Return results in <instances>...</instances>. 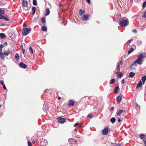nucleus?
<instances>
[{"label":"nucleus","mask_w":146,"mask_h":146,"mask_svg":"<svg viewBox=\"0 0 146 146\" xmlns=\"http://www.w3.org/2000/svg\"><path fill=\"white\" fill-rule=\"evenodd\" d=\"M144 55H145V53H141L138 54L137 56V59L135 61L138 64H141L143 62V58H145V56Z\"/></svg>","instance_id":"f257e3e1"},{"label":"nucleus","mask_w":146,"mask_h":146,"mask_svg":"<svg viewBox=\"0 0 146 146\" xmlns=\"http://www.w3.org/2000/svg\"><path fill=\"white\" fill-rule=\"evenodd\" d=\"M119 25L122 27H126L129 24V21L126 17H123L119 21Z\"/></svg>","instance_id":"f03ea898"},{"label":"nucleus","mask_w":146,"mask_h":146,"mask_svg":"<svg viewBox=\"0 0 146 146\" xmlns=\"http://www.w3.org/2000/svg\"><path fill=\"white\" fill-rule=\"evenodd\" d=\"M22 5L24 9L26 10L28 9V3L26 0H21Z\"/></svg>","instance_id":"7ed1b4c3"},{"label":"nucleus","mask_w":146,"mask_h":146,"mask_svg":"<svg viewBox=\"0 0 146 146\" xmlns=\"http://www.w3.org/2000/svg\"><path fill=\"white\" fill-rule=\"evenodd\" d=\"M31 29L30 28H24L22 31L23 34L24 36L27 35L29 33V32L31 31Z\"/></svg>","instance_id":"20e7f679"},{"label":"nucleus","mask_w":146,"mask_h":146,"mask_svg":"<svg viewBox=\"0 0 146 146\" xmlns=\"http://www.w3.org/2000/svg\"><path fill=\"white\" fill-rule=\"evenodd\" d=\"M110 131L109 128L107 127L102 131V132L103 135H107L108 134V131Z\"/></svg>","instance_id":"39448f33"},{"label":"nucleus","mask_w":146,"mask_h":146,"mask_svg":"<svg viewBox=\"0 0 146 146\" xmlns=\"http://www.w3.org/2000/svg\"><path fill=\"white\" fill-rule=\"evenodd\" d=\"M48 144L47 140L45 139H42L40 141V145L42 146H45Z\"/></svg>","instance_id":"423d86ee"},{"label":"nucleus","mask_w":146,"mask_h":146,"mask_svg":"<svg viewBox=\"0 0 146 146\" xmlns=\"http://www.w3.org/2000/svg\"><path fill=\"white\" fill-rule=\"evenodd\" d=\"M89 17V15L88 14H84L82 17V19L83 21H85L88 19Z\"/></svg>","instance_id":"0eeeda50"},{"label":"nucleus","mask_w":146,"mask_h":146,"mask_svg":"<svg viewBox=\"0 0 146 146\" xmlns=\"http://www.w3.org/2000/svg\"><path fill=\"white\" fill-rule=\"evenodd\" d=\"M68 142L71 144H76L77 141L74 139L70 138L68 140Z\"/></svg>","instance_id":"6e6552de"},{"label":"nucleus","mask_w":146,"mask_h":146,"mask_svg":"<svg viewBox=\"0 0 146 146\" xmlns=\"http://www.w3.org/2000/svg\"><path fill=\"white\" fill-rule=\"evenodd\" d=\"M122 100L121 96V94H119V95L117 98V104L120 103Z\"/></svg>","instance_id":"1a4fd4ad"},{"label":"nucleus","mask_w":146,"mask_h":146,"mask_svg":"<svg viewBox=\"0 0 146 146\" xmlns=\"http://www.w3.org/2000/svg\"><path fill=\"white\" fill-rule=\"evenodd\" d=\"M136 63H137L134 61L133 64H131L129 66V68H130V69L133 70L134 69H135V68H133V66L134 65H135V66H137V64H136Z\"/></svg>","instance_id":"9d476101"},{"label":"nucleus","mask_w":146,"mask_h":146,"mask_svg":"<svg viewBox=\"0 0 146 146\" xmlns=\"http://www.w3.org/2000/svg\"><path fill=\"white\" fill-rule=\"evenodd\" d=\"M58 122L61 123H64L65 121V120L64 118L59 117L58 118Z\"/></svg>","instance_id":"9b49d317"},{"label":"nucleus","mask_w":146,"mask_h":146,"mask_svg":"<svg viewBox=\"0 0 146 146\" xmlns=\"http://www.w3.org/2000/svg\"><path fill=\"white\" fill-rule=\"evenodd\" d=\"M74 104V102L71 100H69L68 101V105L70 106H73Z\"/></svg>","instance_id":"f8f14e48"},{"label":"nucleus","mask_w":146,"mask_h":146,"mask_svg":"<svg viewBox=\"0 0 146 146\" xmlns=\"http://www.w3.org/2000/svg\"><path fill=\"white\" fill-rule=\"evenodd\" d=\"M19 65L21 67L24 68H26L27 66V65L25 64L22 62H20V63Z\"/></svg>","instance_id":"ddd939ff"},{"label":"nucleus","mask_w":146,"mask_h":146,"mask_svg":"<svg viewBox=\"0 0 146 146\" xmlns=\"http://www.w3.org/2000/svg\"><path fill=\"white\" fill-rule=\"evenodd\" d=\"M135 75L134 73L133 72H130L129 73V74L128 76L130 78H133Z\"/></svg>","instance_id":"4468645a"},{"label":"nucleus","mask_w":146,"mask_h":146,"mask_svg":"<svg viewBox=\"0 0 146 146\" xmlns=\"http://www.w3.org/2000/svg\"><path fill=\"white\" fill-rule=\"evenodd\" d=\"M0 19H4L5 21H9L8 19H7L6 17L3 15H1L0 16Z\"/></svg>","instance_id":"2eb2a0df"},{"label":"nucleus","mask_w":146,"mask_h":146,"mask_svg":"<svg viewBox=\"0 0 146 146\" xmlns=\"http://www.w3.org/2000/svg\"><path fill=\"white\" fill-rule=\"evenodd\" d=\"M119 88V86H117L114 89V92L115 94H117L118 92Z\"/></svg>","instance_id":"dca6fc26"},{"label":"nucleus","mask_w":146,"mask_h":146,"mask_svg":"<svg viewBox=\"0 0 146 146\" xmlns=\"http://www.w3.org/2000/svg\"><path fill=\"white\" fill-rule=\"evenodd\" d=\"M142 82L140 80L139 81V82L137 84L136 86L137 88H138L139 87H141L142 86Z\"/></svg>","instance_id":"f3484780"},{"label":"nucleus","mask_w":146,"mask_h":146,"mask_svg":"<svg viewBox=\"0 0 146 146\" xmlns=\"http://www.w3.org/2000/svg\"><path fill=\"white\" fill-rule=\"evenodd\" d=\"M141 80L143 82V83L144 84L146 80V76H142Z\"/></svg>","instance_id":"a211bd4d"},{"label":"nucleus","mask_w":146,"mask_h":146,"mask_svg":"<svg viewBox=\"0 0 146 146\" xmlns=\"http://www.w3.org/2000/svg\"><path fill=\"white\" fill-rule=\"evenodd\" d=\"M118 73V74L117 75V77L121 78L123 76V74L121 72H119Z\"/></svg>","instance_id":"6ab92c4d"},{"label":"nucleus","mask_w":146,"mask_h":146,"mask_svg":"<svg viewBox=\"0 0 146 146\" xmlns=\"http://www.w3.org/2000/svg\"><path fill=\"white\" fill-rule=\"evenodd\" d=\"M41 21L43 24L44 25L46 24L45 18L44 17H42L41 18Z\"/></svg>","instance_id":"aec40b11"},{"label":"nucleus","mask_w":146,"mask_h":146,"mask_svg":"<svg viewBox=\"0 0 146 146\" xmlns=\"http://www.w3.org/2000/svg\"><path fill=\"white\" fill-rule=\"evenodd\" d=\"M0 36L2 38H4L6 37L5 35L3 33H0Z\"/></svg>","instance_id":"412c9836"},{"label":"nucleus","mask_w":146,"mask_h":146,"mask_svg":"<svg viewBox=\"0 0 146 146\" xmlns=\"http://www.w3.org/2000/svg\"><path fill=\"white\" fill-rule=\"evenodd\" d=\"M41 30L42 31H46L47 30V28L46 26H44L41 28Z\"/></svg>","instance_id":"4be33fe9"},{"label":"nucleus","mask_w":146,"mask_h":146,"mask_svg":"<svg viewBox=\"0 0 146 146\" xmlns=\"http://www.w3.org/2000/svg\"><path fill=\"white\" fill-rule=\"evenodd\" d=\"M79 14L80 15H82V14H83L84 13H85V11L84 10H83L82 9H80L79 10Z\"/></svg>","instance_id":"5701e85b"},{"label":"nucleus","mask_w":146,"mask_h":146,"mask_svg":"<svg viewBox=\"0 0 146 146\" xmlns=\"http://www.w3.org/2000/svg\"><path fill=\"white\" fill-rule=\"evenodd\" d=\"M0 56L2 60H4L5 59V56L3 53H0Z\"/></svg>","instance_id":"b1692460"},{"label":"nucleus","mask_w":146,"mask_h":146,"mask_svg":"<svg viewBox=\"0 0 146 146\" xmlns=\"http://www.w3.org/2000/svg\"><path fill=\"white\" fill-rule=\"evenodd\" d=\"M9 49H8V50L7 51H4V54L5 56H8L9 53Z\"/></svg>","instance_id":"393cba45"},{"label":"nucleus","mask_w":146,"mask_h":146,"mask_svg":"<svg viewBox=\"0 0 146 146\" xmlns=\"http://www.w3.org/2000/svg\"><path fill=\"white\" fill-rule=\"evenodd\" d=\"M123 112V110L121 109L119 110L118 112L117 113V115L119 116L120 115L121 113Z\"/></svg>","instance_id":"a878e982"},{"label":"nucleus","mask_w":146,"mask_h":146,"mask_svg":"<svg viewBox=\"0 0 146 146\" xmlns=\"http://www.w3.org/2000/svg\"><path fill=\"white\" fill-rule=\"evenodd\" d=\"M134 50V49L133 48H130V50L128 51V53L129 54H130L131 53L133 52Z\"/></svg>","instance_id":"bb28decb"},{"label":"nucleus","mask_w":146,"mask_h":146,"mask_svg":"<svg viewBox=\"0 0 146 146\" xmlns=\"http://www.w3.org/2000/svg\"><path fill=\"white\" fill-rule=\"evenodd\" d=\"M115 119L114 117H112L110 119V121L112 123H114L115 122Z\"/></svg>","instance_id":"cd10ccee"},{"label":"nucleus","mask_w":146,"mask_h":146,"mask_svg":"<svg viewBox=\"0 0 146 146\" xmlns=\"http://www.w3.org/2000/svg\"><path fill=\"white\" fill-rule=\"evenodd\" d=\"M145 137V135L144 134H140V138L141 139H143Z\"/></svg>","instance_id":"c85d7f7f"},{"label":"nucleus","mask_w":146,"mask_h":146,"mask_svg":"<svg viewBox=\"0 0 146 146\" xmlns=\"http://www.w3.org/2000/svg\"><path fill=\"white\" fill-rule=\"evenodd\" d=\"M36 8L35 7H33L32 8V11H33L32 14L34 15L35 13Z\"/></svg>","instance_id":"c756f323"},{"label":"nucleus","mask_w":146,"mask_h":146,"mask_svg":"<svg viewBox=\"0 0 146 146\" xmlns=\"http://www.w3.org/2000/svg\"><path fill=\"white\" fill-rule=\"evenodd\" d=\"M49 13H50V10L48 9L47 8L46 9V13L45 14V15H48L49 14Z\"/></svg>","instance_id":"7c9ffc66"},{"label":"nucleus","mask_w":146,"mask_h":146,"mask_svg":"<svg viewBox=\"0 0 146 146\" xmlns=\"http://www.w3.org/2000/svg\"><path fill=\"white\" fill-rule=\"evenodd\" d=\"M115 81V80L114 79H112L110 81L109 84H113L114 82Z\"/></svg>","instance_id":"2f4dec72"},{"label":"nucleus","mask_w":146,"mask_h":146,"mask_svg":"<svg viewBox=\"0 0 146 146\" xmlns=\"http://www.w3.org/2000/svg\"><path fill=\"white\" fill-rule=\"evenodd\" d=\"M33 4L35 6H36L37 5V1L36 0H33Z\"/></svg>","instance_id":"473e14b6"},{"label":"nucleus","mask_w":146,"mask_h":146,"mask_svg":"<svg viewBox=\"0 0 146 146\" xmlns=\"http://www.w3.org/2000/svg\"><path fill=\"white\" fill-rule=\"evenodd\" d=\"M137 44L138 45H140L141 43V41L140 40H138L137 41Z\"/></svg>","instance_id":"72a5a7b5"},{"label":"nucleus","mask_w":146,"mask_h":146,"mask_svg":"<svg viewBox=\"0 0 146 146\" xmlns=\"http://www.w3.org/2000/svg\"><path fill=\"white\" fill-rule=\"evenodd\" d=\"M19 56L18 54H16L15 56V58L17 60H19Z\"/></svg>","instance_id":"f704fd0d"},{"label":"nucleus","mask_w":146,"mask_h":146,"mask_svg":"<svg viewBox=\"0 0 146 146\" xmlns=\"http://www.w3.org/2000/svg\"><path fill=\"white\" fill-rule=\"evenodd\" d=\"M29 50L30 51H31V53H32V54L33 53V50L31 48V46H30V47L29 48Z\"/></svg>","instance_id":"c9c22d12"},{"label":"nucleus","mask_w":146,"mask_h":146,"mask_svg":"<svg viewBox=\"0 0 146 146\" xmlns=\"http://www.w3.org/2000/svg\"><path fill=\"white\" fill-rule=\"evenodd\" d=\"M146 6V2L145 1L143 3V8L144 9Z\"/></svg>","instance_id":"e433bc0d"},{"label":"nucleus","mask_w":146,"mask_h":146,"mask_svg":"<svg viewBox=\"0 0 146 146\" xmlns=\"http://www.w3.org/2000/svg\"><path fill=\"white\" fill-rule=\"evenodd\" d=\"M4 13V11L2 10H0V16L1 15H1L2 14H3Z\"/></svg>","instance_id":"4c0bfd02"},{"label":"nucleus","mask_w":146,"mask_h":146,"mask_svg":"<svg viewBox=\"0 0 146 146\" xmlns=\"http://www.w3.org/2000/svg\"><path fill=\"white\" fill-rule=\"evenodd\" d=\"M46 105L45 104L43 105V109L44 111L46 110Z\"/></svg>","instance_id":"58836bf2"},{"label":"nucleus","mask_w":146,"mask_h":146,"mask_svg":"<svg viewBox=\"0 0 146 146\" xmlns=\"http://www.w3.org/2000/svg\"><path fill=\"white\" fill-rule=\"evenodd\" d=\"M132 31L133 32L135 33V34L136 33H137V31L135 29L132 30Z\"/></svg>","instance_id":"ea45409f"},{"label":"nucleus","mask_w":146,"mask_h":146,"mask_svg":"<svg viewBox=\"0 0 146 146\" xmlns=\"http://www.w3.org/2000/svg\"><path fill=\"white\" fill-rule=\"evenodd\" d=\"M143 17L144 18L146 17V11H145L144 13Z\"/></svg>","instance_id":"a19ab883"},{"label":"nucleus","mask_w":146,"mask_h":146,"mask_svg":"<svg viewBox=\"0 0 146 146\" xmlns=\"http://www.w3.org/2000/svg\"><path fill=\"white\" fill-rule=\"evenodd\" d=\"M92 115L91 114H90L88 115L87 117L89 118H91L92 117Z\"/></svg>","instance_id":"79ce46f5"},{"label":"nucleus","mask_w":146,"mask_h":146,"mask_svg":"<svg viewBox=\"0 0 146 146\" xmlns=\"http://www.w3.org/2000/svg\"><path fill=\"white\" fill-rule=\"evenodd\" d=\"M28 146H31V143L29 141L28 142Z\"/></svg>","instance_id":"37998d69"},{"label":"nucleus","mask_w":146,"mask_h":146,"mask_svg":"<svg viewBox=\"0 0 146 146\" xmlns=\"http://www.w3.org/2000/svg\"><path fill=\"white\" fill-rule=\"evenodd\" d=\"M79 123H75V124H74V127H75V126H76V125H78L79 124Z\"/></svg>","instance_id":"c03bdc74"},{"label":"nucleus","mask_w":146,"mask_h":146,"mask_svg":"<svg viewBox=\"0 0 146 146\" xmlns=\"http://www.w3.org/2000/svg\"><path fill=\"white\" fill-rule=\"evenodd\" d=\"M0 84L2 85H3V84H4V82L3 81L1 80L0 82Z\"/></svg>","instance_id":"a18cd8bd"},{"label":"nucleus","mask_w":146,"mask_h":146,"mask_svg":"<svg viewBox=\"0 0 146 146\" xmlns=\"http://www.w3.org/2000/svg\"><path fill=\"white\" fill-rule=\"evenodd\" d=\"M3 88L4 90H5L6 89V87L5 86V85L4 84L3 85Z\"/></svg>","instance_id":"49530a36"},{"label":"nucleus","mask_w":146,"mask_h":146,"mask_svg":"<svg viewBox=\"0 0 146 146\" xmlns=\"http://www.w3.org/2000/svg\"><path fill=\"white\" fill-rule=\"evenodd\" d=\"M123 62V61L122 60H121V61H120L119 63V64H120L121 65H122V64Z\"/></svg>","instance_id":"de8ad7c7"},{"label":"nucleus","mask_w":146,"mask_h":146,"mask_svg":"<svg viewBox=\"0 0 146 146\" xmlns=\"http://www.w3.org/2000/svg\"><path fill=\"white\" fill-rule=\"evenodd\" d=\"M86 1L88 4L90 3V0H86Z\"/></svg>","instance_id":"09e8293b"},{"label":"nucleus","mask_w":146,"mask_h":146,"mask_svg":"<svg viewBox=\"0 0 146 146\" xmlns=\"http://www.w3.org/2000/svg\"><path fill=\"white\" fill-rule=\"evenodd\" d=\"M25 49H24L23 48L22 49V51L23 53V54H24L25 53Z\"/></svg>","instance_id":"8fccbe9b"},{"label":"nucleus","mask_w":146,"mask_h":146,"mask_svg":"<svg viewBox=\"0 0 146 146\" xmlns=\"http://www.w3.org/2000/svg\"><path fill=\"white\" fill-rule=\"evenodd\" d=\"M119 68V64H118L117 65V68H116V69H118V68Z\"/></svg>","instance_id":"3c124183"},{"label":"nucleus","mask_w":146,"mask_h":146,"mask_svg":"<svg viewBox=\"0 0 146 146\" xmlns=\"http://www.w3.org/2000/svg\"><path fill=\"white\" fill-rule=\"evenodd\" d=\"M3 47V45L2 44H1L0 45V48H2Z\"/></svg>","instance_id":"603ef678"},{"label":"nucleus","mask_w":146,"mask_h":146,"mask_svg":"<svg viewBox=\"0 0 146 146\" xmlns=\"http://www.w3.org/2000/svg\"><path fill=\"white\" fill-rule=\"evenodd\" d=\"M132 40H128L127 42V43H128L131 42V41Z\"/></svg>","instance_id":"864d4df0"},{"label":"nucleus","mask_w":146,"mask_h":146,"mask_svg":"<svg viewBox=\"0 0 146 146\" xmlns=\"http://www.w3.org/2000/svg\"><path fill=\"white\" fill-rule=\"evenodd\" d=\"M121 82H122V83H123H123H125V80H124V79H123L122 80V81H121Z\"/></svg>","instance_id":"5fc2aeb1"},{"label":"nucleus","mask_w":146,"mask_h":146,"mask_svg":"<svg viewBox=\"0 0 146 146\" xmlns=\"http://www.w3.org/2000/svg\"><path fill=\"white\" fill-rule=\"evenodd\" d=\"M117 146H121V145L120 143H117L116 144Z\"/></svg>","instance_id":"6e6d98bb"},{"label":"nucleus","mask_w":146,"mask_h":146,"mask_svg":"<svg viewBox=\"0 0 146 146\" xmlns=\"http://www.w3.org/2000/svg\"><path fill=\"white\" fill-rule=\"evenodd\" d=\"M2 48H0V53H3L2 52Z\"/></svg>","instance_id":"4d7b16f0"},{"label":"nucleus","mask_w":146,"mask_h":146,"mask_svg":"<svg viewBox=\"0 0 146 146\" xmlns=\"http://www.w3.org/2000/svg\"><path fill=\"white\" fill-rule=\"evenodd\" d=\"M23 27H26V25H25V23H24V24H23Z\"/></svg>","instance_id":"13d9d810"},{"label":"nucleus","mask_w":146,"mask_h":146,"mask_svg":"<svg viewBox=\"0 0 146 146\" xmlns=\"http://www.w3.org/2000/svg\"><path fill=\"white\" fill-rule=\"evenodd\" d=\"M135 104L137 106V107H139V105H138V104L137 103H135Z\"/></svg>","instance_id":"bf43d9fd"},{"label":"nucleus","mask_w":146,"mask_h":146,"mask_svg":"<svg viewBox=\"0 0 146 146\" xmlns=\"http://www.w3.org/2000/svg\"><path fill=\"white\" fill-rule=\"evenodd\" d=\"M21 48H22V49L23 48V45H22L20 46Z\"/></svg>","instance_id":"052dcab7"},{"label":"nucleus","mask_w":146,"mask_h":146,"mask_svg":"<svg viewBox=\"0 0 146 146\" xmlns=\"http://www.w3.org/2000/svg\"><path fill=\"white\" fill-rule=\"evenodd\" d=\"M114 107H112L111 108V110H114Z\"/></svg>","instance_id":"680f3d73"},{"label":"nucleus","mask_w":146,"mask_h":146,"mask_svg":"<svg viewBox=\"0 0 146 146\" xmlns=\"http://www.w3.org/2000/svg\"><path fill=\"white\" fill-rule=\"evenodd\" d=\"M144 145L145 146H146V140L145 141V143H144Z\"/></svg>","instance_id":"e2e57ef3"},{"label":"nucleus","mask_w":146,"mask_h":146,"mask_svg":"<svg viewBox=\"0 0 146 146\" xmlns=\"http://www.w3.org/2000/svg\"><path fill=\"white\" fill-rule=\"evenodd\" d=\"M59 6H60V7H61L62 6V5L60 3H59Z\"/></svg>","instance_id":"0e129e2a"},{"label":"nucleus","mask_w":146,"mask_h":146,"mask_svg":"<svg viewBox=\"0 0 146 146\" xmlns=\"http://www.w3.org/2000/svg\"><path fill=\"white\" fill-rule=\"evenodd\" d=\"M118 122H120V121H121V120L120 119H118Z\"/></svg>","instance_id":"69168bd1"},{"label":"nucleus","mask_w":146,"mask_h":146,"mask_svg":"<svg viewBox=\"0 0 146 146\" xmlns=\"http://www.w3.org/2000/svg\"><path fill=\"white\" fill-rule=\"evenodd\" d=\"M58 100H60L61 99V98L60 97H58Z\"/></svg>","instance_id":"338daca9"},{"label":"nucleus","mask_w":146,"mask_h":146,"mask_svg":"<svg viewBox=\"0 0 146 146\" xmlns=\"http://www.w3.org/2000/svg\"><path fill=\"white\" fill-rule=\"evenodd\" d=\"M7 42H5V45H7Z\"/></svg>","instance_id":"774afa93"}]
</instances>
